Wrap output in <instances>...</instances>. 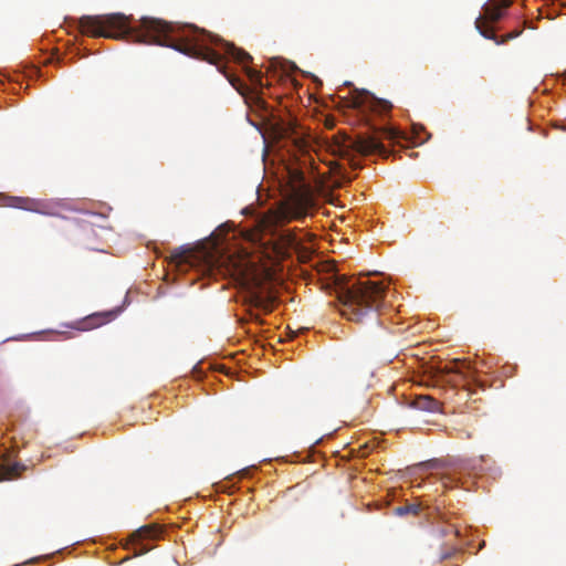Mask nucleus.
Instances as JSON below:
<instances>
[{
  "label": "nucleus",
  "instance_id": "f257e3e1",
  "mask_svg": "<svg viewBox=\"0 0 566 566\" xmlns=\"http://www.w3.org/2000/svg\"><path fill=\"white\" fill-rule=\"evenodd\" d=\"M133 17L124 13L83 15L76 20L81 33L93 38L127 39L139 44H156L171 48L185 55L206 61L217 66L235 87L239 82L226 71L224 59L244 65L253 82L261 81V73L249 69L252 56L205 30L191 24L169 23L157 18H142L133 24Z\"/></svg>",
  "mask_w": 566,
  "mask_h": 566
},
{
  "label": "nucleus",
  "instance_id": "f03ea898",
  "mask_svg": "<svg viewBox=\"0 0 566 566\" xmlns=\"http://www.w3.org/2000/svg\"><path fill=\"white\" fill-rule=\"evenodd\" d=\"M344 317L356 323H364L375 317L381 308L386 297V286L369 279H353L334 272L329 277Z\"/></svg>",
  "mask_w": 566,
  "mask_h": 566
},
{
  "label": "nucleus",
  "instance_id": "7ed1b4c3",
  "mask_svg": "<svg viewBox=\"0 0 566 566\" xmlns=\"http://www.w3.org/2000/svg\"><path fill=\"white\" fill-rule=\"evenodd\" d=\"M398 137L399 133L394 128H385L371 135H358L356 137L344 135L338 145V151L342 158L348 159L352 168L358 169L360 165L355 155L388 157L390 151L384 145L382 139L395 140Z\"/></svg>",
  "mask_w": 566,
  "mask_h": 566
},
{
  "label": "nucleus",
  "instance_id": "20e7f679",
  "mask_svg": "<svg viewBox=\"0 0 566 566\" xmlns=\"http://www.w3.org/2000/svg\"><path fill=\"white\" fill-rule=\"evenodd\" d=\"M291 179L289 193L280 206L282 221L302 220L308 216L314 206L312 190L304 182L303 174L296 170L292 171Z\"/></svg>",
  "mask_w": 566,
  "mask_h": 566
},
{
  "label": "nucleus",
  "instance_id": "39448f33",
  "mask_svg": "<svg viewBox=\"0 0 566 566\" xmlns=\"http://www.w3.org/2000/svg\"><path fill=\"white\" fill-rule=\"evenodd\" d=\"M211 271H217L218 274L231 277L240 284L247 283L252 279L253 274L252 265L248 258L239 254L221 255Z\"/></svg>",
  "mask_w": 566,
  "mask_h": 566
},
{
  "label": "nucleus",
  "instance_id": "423d86ee",
  "mask_svg": "<svg viewBox=\"0 0 566 566\" xmlns=\"http://www.w3.org/2000/svg\"><path fill=\"white\" fill-rule=\"evenodd\" d=\"M349 106L360 111L370 109L377 113H387L391 109L392 105L390 102L385 99H378L366 91H355Z\"/></svg>",
  "mask_w": 566,
  "mask_h": 566
},
{
  "label": "nucleus",
  "instance_id": "0eeeda50",
  "mask_svg": "<svg viewBox=\"0 0 566 566\" xmlns=\"http://www.w3.org/2000/svg\"><path fill=\"white\" fill-rule=\"evenodd\" d=\"M117 314V310L96 312L76 322L74 325H72V328L81 332L91 331L112 322L113 319H115Z\"/></svg>",
  "mask_w": 566,
  "mask_h": 566
},
{
  "label": "nucleus",
  "instance_id": "6e6552de",
  "mask_svg": "<svg viewBox=\"0 0 566 566\" xmlns=\"http://www.w3.org/2000/svg\"><path fill=\"white\" fill-rule=\"evenodd\" d=\"M511 4L512 0H489V2L483 6L484 17H480L488 25H490L489 22L496 23L504 15L503 9H507Z\"/></svg>",
  "mask_w": 566,
  "mask_h": 566
},
{
  "label": "nucleus",
  "instance_id": "1a4fd4ad",
  "mask_svg": "<svg viewBox=\"0 0 566 566\" xmlns=\"http://www.w3.org/2000/svg\"><path fill=\"white\" fill-rule=\"evenodd\" d=\"M9 206L40 214L49 213L48 205L44 201L29 197H11Z\"/></svg>",
  "mask_w": 566,
  "mask_h": 566
},
{
  "label": "nucleus",
  "instance_id": "9d476101",
  "mask_svg": "<svg viewBox=\"0 0 566 566\" xmlns=\"http://www.w3.org/2000/svg\"><path fill=\"white\" fill-rule=\"evenodd\" d=\"M301 245L296 234L290 230L282 231L279 235L277 254L282 258H287L294 251L296 252Z\"/></svg>",
  "mask_w": 566,
  "mask_h": 566
},
{
  "label": "nucleus",
  "instance_id": "9b49d317",
  "mask_svg": "<svg viewBox=\"0 0 566 566\" xmlns=\"http://www.w3.org/2000/svg\"><path fill=\"white\" fill-rule=\"evenodd\" d=\"M474 24H475V29L479 31V33L482 36L494 41L497 45L504 44L510 41L507 38V34L497 36L494 32V29L491 25H488L481 17L476 18Z\"/></svg>",
  "mask_w": 566,
  "mask_h": 566
},
{
  "label": "nucleus",
  "instance_id": "f8f14e48",
  "mask_svg": "<svg viewBox=\"0 0 566 566\" xmlns=\"http://www.w3.org/2000/svg\"><path fill=\"white\" fill-rule=\"evenodd\" d=\"M296 126L292 122H280L273 126V133L277 139H293L296 143V138H294Z\"/></svg>",
  "mask_w": 566,
  "mask_h": 566
},
{
  "label": "nucleus",
  "instance_id": "ddd939ff",
  "mask_svg": "<svg viewBox=\"0 0 566 566\" xmlns=\"http://www.w3.org/2000/svg\"><path fill=\"white\" fill-rule=\"evenodd\" d=\"M159 535L157 527L145 525L135 531L130 537L133 541H142L147 538H156Z\"/></svg>",
  "mask_w": 566,
  "mask_h": 566
},
{
  "label": "nucleus",
  "instance_id": "4468645a",
  "mask_svg": "<svg viewBox=\"0 0 566 566\" xmlns=\"http://www.w3.org/2000/svg\"><path fill=\"white\" fill-rule=\"evenodd\" d=\"M19 474L18 464L0 463V481L10 480Z\"/></svg>",
  "mask_w": 566,
  "mask_h": 566
},
{
  "label": "nucleus",
  "instance_id": "2eb2a0df",
  "mask_svg": "<svg viewBox=\"0 0 566 566\" xmlns=\"http://www.w3.org/2000/svg\"><path fill=\"white\" fill-rule=\"evenodd\" d=\"M190 252L182 249H177L172 252L171 258L177 263L188 262Z\"/></svg>",
  "mask_w": 566,
  "mask_h": 566
},
{
  "label": "nucleus",
  "instance_id": "dca6fc26",
  "mask_svg": "<svg viewBox=\"0 0 566 566\" xmlns=\"http://www.w3.org/2000/svg\"><path fill=\"white\" fill-rule=\"evenodd\" d=\"M418 405L420 408L432 409L436 402L432 399L424 397L419 400Z\"/></svg>",
  "mask_w": 566,
  "mask_h": 566
},
{
  "label": "nucleus",
  "instance_id": "f3484780",
  "mask_svg": "<svg viewBox=\"0 0 566 566\" xmlns=\"http://www.w3.org/2000/svg\"><path fill=\"white\" fill-rule=\"evenodd\" d=\"M205 364L206 363L203 360H201L197 365H195L193 368H192V374L195 376H199V374L202 371V368H203Z\"/></svg>",
  "mask_w": 566,
  "mask_h": 566
},
{
  "label": "nucleus",
  "instance_id": "a211bd4d",
  "mask_svg": "<svg viewBox=\"0 0 566 566\" xmlns=\"http://www.w3.org/2000/svg\"><path fill=\"white\" fill-rule=\"evenodd\" d=\"M436 463H437L436 461H430V462L426 463V465L429 468H433V467H436Z\"/></svg>",
  "mask_w": 566,
  "mask_h": 566
},
{
  "label": "nucleus",
  "instance_id": "6ab92c4d",
  "mask_svg": "<svg viewBox=\"0 0 566 566\" xmlns=\"http://www.w3.org/2000/svg\"><path fill=\"white\" fill-rule=\"evenodd\" d=\"M506 34H507L509 40H513L516 38V34H512V32H509Z\"/></svg>",
  "mask_w": 566,
  "mask_h": 566
},
{
  "label": "nucleus",
  "instance_id": "aec40b11",
  "mask_svg": "<svg viewBox=\"0 0 566 566\" xmlns=\"http://www.w3.org/2000/svg\"><path fill=\"white\" fill-rule=\"evenodd\" d=\"M521 33H522V30H515V31H512V34H516V38H517L518 35H521Z\"/></svg>",
  "mask_w": 566,
  "mask_h": 566
},
{
  "label": "nucleus",
  "instance_id": "412c9836",
  "mask_svg": "<svg viewBox=\"0 0 566 566\" xmlns=\"http://www.w3.org/2000/svg\"><path fill=\"white\" fill-rule=\"evenodd\" d=\"M208 368H213V369H217V365H213L212 363H208Z\"/></svg>",
  "mask_w": 566,
  "mask_h": 566
},
{
  "label": "nucleus",
  "instance_id": "4be33fe9",
  "mask_svg": "<svg viewBox=\"0 0 566 566\" xmlns=\"http://www.w3.org/2000/svg\"><path fill=\"white\" fill-rule=\"evenodd\" d=\"M233 354H240V355H243V354H245V350H244V349H240V350L234 352Z\"/></svg>",
  "mask_w": 566,
  "mask_h": 566
},
{
  "label": "nucleus",
  "instance_id": "5701e85b",
  "mask_svg": "<svg viewBox=\"0 0 566 566\" xmlns=\"http://www.w3.org/2000/svg\"><path fill=\"white\" fill-rule=\"evenodd\" d=\"M421 352H422V354H424V355L430 354V350H428V349H421Z\"/></svg>",
  "mask_w": 566,
  "mask_h": 566
},
{
  "label": "nucleus",
  "instance_id": "b1692460",
  "mask_svg": "<svg viewBox=\"0 0 566 566\" xmlns=\"http://www.w3.org/2000/svg\"><path fill=\"white\" fill-rule=\"evenodd\" d=\"M562 129L566 132V123L562 126Z\"/></svg>",
  "mask_w": 566,
  "mask_h": 566
}]
</instances>
